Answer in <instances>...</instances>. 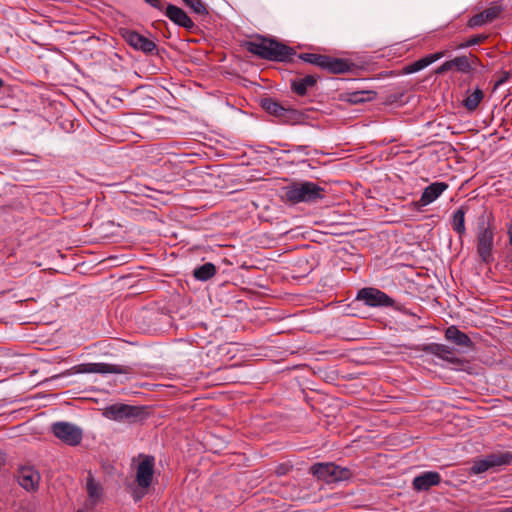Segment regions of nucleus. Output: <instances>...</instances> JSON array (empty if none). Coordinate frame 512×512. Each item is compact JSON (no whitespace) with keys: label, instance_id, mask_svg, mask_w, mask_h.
Segmentation results:
<instances>
[{"label":"nucleus","instance_id":"nucleus-22","mask_svg":"<svg viewBox=\"0 0 512 512\" xmlns=\"http://www.w3.org/2000/svg\"><path fill=\"white\" fill-rule=\"evenodd\" d=\"M467 211L468 206L462 205L452 214L451 227L461 241L466 235L465 215Z\"/></svg>","mask_w":512,"mask_h":512},{"label":"nucleus","instance_id":"nucleus-17","mask_svg":"<svg viewBox=\"0 0 512 512\" xmlns=\"http://www.w3.org/2000/svg\"><path fill=\"white\" fill-rule=\"evenodd\" d=\"M441 475L436 471H426L413 479L412 485L416 491H427L433 486L439 485Z\"/></svg>","mask_w":512,"mask_h":512},{"label":"nucleus","instance_id":"nucleus-6","mask_svg":"<svg viewBox=\"0 0 512 512\" xmlns=\"http://www.w3.org/2000/svg\"><path fill=\"white\" fill-rule=\"evenodd\" d=\"M479 64V58L473 54H470L469 56H457L452 60H448L442 63L436 69V74H445L446 72L451 70L468 74L473 72Z\"/></svg>","mask_w":512,"mask_h":512},{"label":"nucleus","instance_id":"nucleus-37","mask_svg":"<svg viewBox=\"0 0 512 512\" xmlns=\"http://www.w3.org/2000/svg\"><path fill=\"white\" fill-rule=\"evenodd\" d=\"M78 512H81V511H78Z\"/></svg>","mask_w":512,"mask_h":512},{"label":"nucleus","instance_id":"nucleus-18","mask_svg":"<svg viewBox=\"0 0 512 512\" xmlns=\"http://www.w3.org/2000/svg\"><path fill=\"white\" fill-rule=\"evenodd\" d=\"M447 188L448 184L445 182H434L430 184L423 190L421 197L416 204L420 207L429 205L434 202Z\"/></svg>","mask_w":512,"mask_h":512},{"label":"nucleus","instance_id":"nucleus-23","mask_svg":"<svg viewBox=\"0 0 512 512\" xmlns=\"http://www.w3.org/2000/svg\"><path fill=\"white\" fill-rule=\"evenodd\" d=\"M317 83V78L314 75H306L302 78H296L291 81L292 91L299 95L304 96L308 90L314 87Z\"/></svg>","mask_w":512,"mask_h":512},{"label":"nucleus","instance_id":"nucleus-3","mask_svg":"<svg viewBox=\"0 0 512 512\" xmlns=\"http://www.w3.org/2000/svg\"><path fill=\"white\" fill-rule=\"evenodd\" d=\"M325 197V189L310 181L293 182L284 188V198L292 204L314 203Z\"/></svg>","mask_w":512,"mask_h":512},{"label":"nucleus","instance_id":"nucleus-31","mask_svg":"<svg viewBox=\"0 0 512 512\" xmlns=\"http://www.w3.org/2000/svg\"><path fill=\"white\" fill-rule=\"evenodd\" d=\"M488 34H477L469 37L465 42L458 45L459 49L468 48L485 42L488 39Z\"/></svg>","mask_w":512,"mask_h":512},{"label":"nucleus","instance_id":"nucleus-9","mask_svg":"<svg viewBox=\"0 0 512 512\" xmlns=\"http://www.w3.org/2000/svg\"><path fill=\"white\" fill-rule=\"evenodd\" d=\"M356 299L370 307H393L395 304L394 299L389 295L373 287L360 289L357 293Z\"/></svg>","mask_w":512,"mask_h":512},{"label":"nucleus","instance_id":"nucleus-5","mask_svg":"<svg viewBox=\"0 0 512 512\" xmlns=\"http://www.w3.org/2000/svg\"><path fill=\"white\" fill-rule=\"evenodd\" d=\"M143 414V408L124 403H116L104 408L103 416L113 421L134 422Z\"/></svg>","mask_w":512,"mask_h":512},{"label":"nucleus","instance_id":"nucleus-21","mask_svg":"<svg viewBox=\"0 0 512 512\" xmlns=\"http://www.w3.org/2000/svg\"><path fill=\"white\" fill-rule=\"evenodd\" d=\"M446 53L447 51H439L433 54L426 55L425 57L404 66L403 73L412 74L421 71L424 68L428 67L430 64L444 57Z\"/></svg>","mask_w":512,"mask_h":512},{"label":"nucleus","instance_id":"nucleus-29","mask_svg":"<svg viewBox=\"0 0 512 512\" xmlns=\"http://www.w3.org/2000/svg\"><path fill=\"white\" fill-rule=\"evenodd\" d=\"M184 4L195 14L207 16L209 14L207 5L202 0H182Z\"/></svg>","mask_w":512,"mask_h":512},{"label":"nucleus","instance_id":"nucleus-20","mask_svg":"<svg viewBox=\"0 0 512 512\" xmlns=\"http://www.w3.org/2000/svg\"><path fill=\"white\" fill-rule=\"evenodd\" d=\"M444 336L447 341L453 343L456 346L465 347L468 349H473L474 347L473 341L470 339V337L458 329L457 326H449L445 330Z\"/></svg>","mask_w":512,"mask_h":512},{"label":"nucleus","instance_id":"nucleus-34","mask_svg":"<svg viewBox=\"0 0 512 512\" xmlns=\"http://www.w3.org/2000/svg\"><path fill=\"white\" fill-rule=\"evenodd\" d=\"M147 4L152 6L153 8L163 12L166 8L164 0H144Z\"/></svg>","mask_w":512,"mask_h":512},{"label":"nucleus","instance_id":"nucleus-33","mask_svg":"<svg viewBox=\"0 0 512 512\" xmlns=\"http://www.w3.org/2000/svg\"><path fill=\"white\" fill-rule=\"evenodd\" d=\"M510 78H511V73L507 72V71H503L500 74V76L498 77V79L495 81L493 89L494 90L498 89L501 85L508 82Z\"/></svg>","mask_w":512,"mask_h":512},{"label":"nucleus","instance_id":"nucleus-28","mask_svg":"<svg viewBox=\"0 0 512 512\" xmlns=\"http://www.w3.org/2000/svg\"><path fill=\"white\" fill-rule=\"evenodd\" d=\"M375 95L376 93L374 91H354L352 93H349L348 101L351 102L352 104H359L373 100Z\"/></svg>","mask_w":512,"mask_h":512},{"label":"nucleus","instance_id":"nucleus-12","mask_svg":"<svg viewBox=\"0 0 512 512\" xmlns=\"http://www.w3.org/2000/svg\"><path fill=\"white\" fill-rule=\"evenodd\" d=\"M422 351L444 360L455 369H462L465 363L464 360L455 355L453 348L444 344L430 343L424 345Z\"/></svg>","mask_w":512,"mask_h":512},{"label":"nucleus","instance_id":"nucleus-25","mask_svg":"<svg viewBox=\"0 0 512 512\" xmlns=\"http://www.w3.org/2000/svg\"><path fill=\"white\" fill-rule=\"evenodd\" d=\"M261 105L267 113L277 117H282L287 112L286 108H284L279 102L272 98L262 99Z\"/></svg>","mask_w":512,"mask_h":512},{"label":"nucleus","instance_id":"nucleus-27","mask_svg":"<svg viewBox=\"0 0 512 512\" xmlns=\"http://www.w3.org/2000/svg\"><path fill=\"white\" fill-rule=\"evenodd\" d=\"M483 97V91L477 88L471 94L467 95L463 101V105L468 111H474L482 101Z\"/></svg>","mask_w":512,"mask_h":512},{"label":"nucleus","instance_id":"nucleus-4","mask_svg":"<svg viewBox=\"0 0 512 512\" xmlns=\"http://www.w3.org/2000/svg\"><path fill=\"white\" fill-rule=\"evenodd\" d=\"M310 472L317 477V479L325 481L326 483L347 480L352 476L348 468L338 466L332 462L316 463L311 466Z\"/></svg>","mask_w":512,"mask_h":512},{"label":"nucleus","instance_id":"nucleus-19","mask_svg":"<svg viewBox=\"0 0 512 512\" xmlns=\"http://www.w3.org/2000/svg\"><path fill=\"white\" fill-rule=\"evenodd\" d=\"M353 66L349 60L326 55L322 69L332 74H342L351 71Z\"/></svg>","mask_w":512,"mask_h":512},{"label":"nucleus","instance_id":"nucleus-30","mask_svg":"<svg viewBox=\"0 0 512 512\" xmlns=\"http://www.w3.org/2000/svg\"><path fill=\"white\" fill-rule=\"evenodd\" d=\"M325 56L323 54H317V53H301L299 55V58L303 60L304 62H307L309 64L315 65L322 69L323 63L325 60Z\"/></svg>","mask_w":512,"mask_h":512},{"label":"nucleus","instance_id":"nucleus-13","mask_svg":"<svg viewBox=\"0 0 512 512\" xmlns=\"http://www.w3.org/2000/svg\"><path fill=\"white\" fill-rule=\"evenodd\" d=\"M76 373L128 374L131 367L108 363H83L73 367Z\"/></svg>","mask_w":512,"mask_h":512},{"label":"nucleus","instance_id":"nucleus-14","mask_svg":"<svg viewBox=\"0 0 512 512\" xmlns=\"http://www.w3.org/2000/svg\"><path fill=\"white\" fill-rule=\"evenodd\" d=\"M502 11L503 7L501 5L493 3L490 7L469 18L467 26L469 28H477L492 23L500 16Z\"/></svg>","mask_w":512,"mask_h":512},{"label":"nucleus","instance_id":"nucleus-2","mask_svg":"<svg viewBox=\"0 0 512 512\" xmlns=\"http://www.w3.org/2000/svg\"><path fill=\"white\" fill-rule=\"evenodd\" d=\"M248 52L269 61H287L295 54L293 48L274 39L259 37L246 43Z\"/></svg>","mask_w":512,"mask_h":512},{"label":"nucleus","instance_id":"nucleus-11","mask_svg":"<svg viewBox=\"0 0 512 512\" xmlns=\"http://www.w3.org/2000/svg\"><path fill=\"white\" fill-rule=\"evenodd\" d=\"M512 462V452H498L487 455L484 459L475 461L471 473L481 474L490 468L509 465Z\"/></svg>","mask_w":512,"mask_h":512},{"label":"nucleus","instance_id":"nucleus-16","mask_svg":"<svg viewBox=\"0 0 512 512\" xmlns=\"http://www.w3.org/2000/svg\"><path fill=\"white\" fill-rule=\"evenodd\" d=\"M165 15L176 25L185 28L188 31L196 29V25L188 14L180 7L168 4L164 9Z\"/></svg>","mask_w":512,"mask_h":512},{"label":"nucleus","instance_id":"nucleus-24","mask_svg":"<svg viewBox=\"0 0 512 512\" xmlns=\"http://www.w3.org/2000/svg\"><path fill=\"white\" fill-rule=\"evenodd\" d=\"M86 489L91 505H96L102 496V487L91 474L87 478Z\"/></svg>","mask_w":512,"mask_h":512},{"label":"nucleus","instance_id":"nucleus-26","mask_svg":"<svg viewBox=\"0 0 512 512\" xmlns=\"http://www.w3.org/2000/svg\"><path fill=\"white\" fill-rule=\"evenodd\" d=\"M216 266L213 263H205L193 271V276L200 281H207L216 274Z\"/></svg>","mask_w":512,"mask_h":512},{"label":"nucleus","instance_id":"nucleus-32","mask_svg":"<svg viewBox=\"0 0 512 512\" xmlns=\"http://www.w3.org/2000/svg\"><path fill=\"white\" fill-rule=\"evenodd\" d=\"M292 469V465L289 463H280L276 466L274 473L277 476H285L287 475Z\"/></svg>","mask_w":512,"mask_h":512},{"label":"nucleus","instance_id":"nucleus-10","mask_svg":"<svg viewBox=\"0 0 512 512\" xmlns=\"http://www.w3.org/2000/svg\"><path fill=\"white\" fill-rule=\"evenodd\" d=\"M52 432L55 437L70 446L80 444L83 437L82 430L78 426L68 422L54 423L52 425Z\"/></svg>","mask_w":512,"mask_h":512},{"label":"nucleus","instance_id":"nucleus-1","mask_svg":"<svg viewBox=\"0 0 512 512\" xmlns=\"http://www.w3.org/2000/svg\"><path fill=\"white\" fill-rule=\"evenodd\" d=\"M495 232L492 213L483 210L477 219L475 233L476 254L481 263L490 265L495 261Z\"/></svg>","mask_w":512,"mask_h":512},{"label":"nucleus","instance_id":"nucleus-36","mask_svg":"<svg viewBox=\"0 0 512 512\" xmlns=\"http://www.w3.org/2000/svg\"><path fill=\"white\" fill-rule=\"evenodd\" d=\"M4 86V81L0 78V88Z\"/></svg>","mask_w":512,"mask_h":512},{"label":"nucleus","instance_id":"nucleus-35","mask_svg":"<svg viewBox=\"0 0 512 512\" xmlns=\"http://www.w3.org/2000/svg\"><path fill=\"white\" fill-rule=\"evenodd\" d=\"M500 512H512V507L501 509Z\"/></svg>","mask_w":512,"mask_h":512},{"label":"nucleus","instance_id":"nucleus-7","mask_svg":"<svg viewBox=\"0 0 512 512\" xmlns=\"http://www.w3.org/2000/svg\"><path fill=\"white\" fill-rule=\"evenodd\" d=\"M119 34L136 51H141L145 54H154L157 51V45L154 41L134 30L120 28Z\"/></svg>","mask_w":512,"mask_h":512},{"label":"nucleus","instance_id":"nucleus-15","mask_svg":"<svg viewBox=\"0 0 512 512\" xmlns=\"http://www.w3.org/2000/svg\"><path fill=\"white\" fill-rule=\"evenodd\" d=\"M40 479L39 472L32 466H23L18 469V483L27 491H36L39 487Z\"/></svg>","mask_w":512,"mask_h":512},{"label":"nucleus","instance_id":"nucleus-8","mask_svg":"<svg viewBox=\"0 0 512 512\" xmlns=\"http://www.w3.org/2000/svg\"><path fill=\"white\" fill-rule=\"evenodd\" d=\"M154 466L155 459L150 455L144 456L138 464L136 470V483L141 489V495L136 498L137 500L144 496L147 493L148 488L151 486L154 476Z\"/></svg>","mask_w":512,"mask_h":512}]
</instances>
